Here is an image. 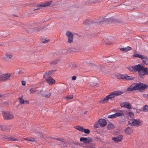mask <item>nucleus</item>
Listing matches in <instances>:
<instances>
[{
	"mask_svg": "<svg viewBox=\"0 0 148 148\" xmlns=\"http://www.w3.org/2000/svg\"><path fill=\"white\" fill-rule=\"evenodd\" d=\"M126 68L130 71L132 72H138L140 77L143 78L146 75H148V69L144 67L140 64L136 65L134 66H129Z\"/></svg>",
	"mask_w": 148,
	"mask_h": 148,
	"instance_id": "nucleus-1",
	"label": "nucleus"
},
{
	"mask_svg": "<svg viewBox=\"0 0 148 148\" xmlns=\"http://www.w3.org/2000/svg\"><path fill=\"white\" fill-rule=\"evenodd\" d=\"M148 87V86L143 83H134L127 88V90L131 91L138 90L139 91L142 92V91L146 89Z\"/></svg>",
	"mask_w": 148,
	"mask_h": 148,
	"instance_id": "nucleus-2",
	"label": "nucleus"
},
{
	"mask_svg": "<svg viewBox=\"0 0 148 148\" xmlns=\"http://www.w3.org/2000/svg\"><path fill=\"white\" fill-rule=\"evenodd\" d=\"M142 121L140 119H130L128 121L129 125L131 126L138 127L142 124Z\"/></svg>",
	"mask_w": 148,
	"mask_h": 148,
	"instance_id": "nucleus-3",
	"label": "nucleus"
},
{
	"mask_svg": "<svg viewBox=\"0 0 148 148\" xmlns=\"http://www.w3.org/2000/svg\"><path fill=\"white\" fill-rule=\"evenodd\" d=\"M122 93V92L121 91H114L110 93L106 96L108 98V100H113L114 98V97L121 95Z\"/></svg>",
	"mask_w": 148,
	"mask_h": 148,
	"instance_id": "nucleus-4",
	"label": "nucleus"
},
{
	"mask_svg": "<svg viewBox=\"0 0 148 148\" xmlns=\"http://www.w3.org/2000/svg\"><path fill=\"white\" fill-rule=\"evenodd\" d=\"M134 56L140 58L143 61V63L146 65H148V57L143 55H140L136 53Z\"/></svg>",
	"mask_w": 148,
	"mask_h": 148,
	"instance_id": "nucleus-5",
	"label": "nucleus"
},
{
	"mask_svg": "<svg viewBox=\"0 0 148 148\" xmlns=\"http://www.w3.org/2000/svg\"><path fill=\"white\" fill-rule=\"evenodd\" d=\"M48 74L47 73H45L43 75V77L45 79L47 83L50 85H52L55 82V80L50 76H48Z\"/></svg>",
	"mask_w": 148,
	"mask_h": 148,
	"instance_id": "nucleus-6",
	"label": "nucleus"
},
{
	"mask_svg": "<svg viewBox=\"0 0 148 148\" xmlns=\"http://www.w3.org/2000/svg\"><path fill=\"white\" fill-rule=\"evenodd\" d=\"M2 114L4 119L5 120H10L14 118L12 114L7 112L3 111Z\"/></svg>",
	"mask_w": 148,
	"mask_h": 148,
	"instance_id": "nucleus-7",
	"label": "nucleus"
},
{
	"mask_svg": "<svg viewBox=\"0 0 148 148\" xmlns=\"http://www.w3.org/2000/svg\"><path fill=\"white\" fill-rule=\"evenodd\" d=\"M52 1H47L45 3H41L37 4L36 7L37 8L36 9H34V11L37 10H39L40 8L42 7H45L50 5Z\"/></svg>",
	"mask_w": 148,
	"mask_h": 148,
	"instance_id": "nucleus-8",
	"label": "nucleus"
},
{
	"mask_svg": "<svg viewBox=\"0 0 148 148\" xmlns=\"http://www.w3.org/2000/svg\"><path fill=\"white\" fill-rule=\"evenodd\" d=\"M2 139L3 140H7L9 141H18V138L11 136H7L3 135L2 136Z\"/></svg>",
	"mask_w": 148,
	"mask_h": 148,
	"instance_id": "nucleus-9",
	"label": "nucleus"
},
{
	"mask_svg": "<svg viewBox=\"0 0 148 148\" xmlns=\"http://www.w3.org/2000/svg\"><path fill=\"white\" fill-rule=\"evenodd\" d=\"M70 146L72 148H84V146L83 143H71Z\"/></svg>",
	"mask_w": 148,
	"mask_h": 148,
	"instance_id": "nucleus-10",
	"label": "nucleus"
},
{
	"mask_svg": "<svg viewBox=\"0 0 148 148\" xmlns=\"http://www.w3.org/2000/svg\"><path fill=\"white\" fill-rule=\"evenodd\" d=\"M120 106L122 107H124L129 109L132 108L131 105L128 102H121L120 103Z\"/></svg>",
	"mask_w": 148,
	"mask_h": 148,
	"instance_id": "nucleus-11",
	"label": "nucleus"
},
{
	"mask_svg": "<svg viewBox=\"0 0 148 148\" xmlns=\"http://www.w3.org/2000/svg\"><path fill=\"white\" fill-rule=\"evenodd\" d=\"M66 35L68 37V42L69 43L72 42L73 40V35L70 32L67 31L66 34Z\"/></svg>",
	"mask_w": 148,
	"mask_h": 148,
	"instance_id": "nucleus-12",
	"label": "nucleus"
},
{
	"mask_svg": "<svg viewBox=\"0 0 148 148\" xmlns=\"http://www.w3.org/2000/svg\"><path fill=\"white\" fill-rule=\"evenodd\" d=\"M80 140L85 143H88L92 142V140L90 137H81L80 138Z\"/></svg>",
	"mask_w": 148,
	"mask_h": 148,
	"instance_id": "nucleus-13",
	"label": "nucleus"
},
{
	"mask_svg": "<svg viewBox=\"0 0 148 148\" xmlns=\"http://www.w3.org/2000/svg\"><path fill=\"white\" fill-rule=\"evenodd\" d=\"M123 138V136L122 135H120L116 137H113L112 140L116 143H119L121 142Z\"/></svg>",
	"mask_w": 148,
	"mask_h": 148,
	"instance_id": "nucleus-14",
	"label": "nucleus"
},
{
	"mask_svg": "<svg viewBox=\"0 0 148 148\" xmlns=\"http://www.w3.org/2000/svg\"><path fill=\"white\" fill-rule=\"evenodd\" d=\"M40 93L42 96L45 98H48L51 96V93L47 91H43L41 90Z\"/></svg>",
	"mask_w": 148,
	"mask_h": 148,
	"instance_id": "nucleus-15",
	"label": "nucleus"
},
{
	"mask_svg": "<svg viewBox=\"0 0 148 148\" xmlns=\"http://www.w3.org/2000/svg\"><path fill=\"white\" fill-rule=\"evenodd\" d=\"M124 131L126 134L130 135L133 133L134 129L131 127H127L125 129Z\"/></svg>",
	"mask_w": 148,
	"mask_h": 148,
	"instance_id": "nucleus-16",
	"label": "nucleus"
},
{
	"mask_svg": "<svg viewBox=\"0 0 148 148\" xmlns=\"http://www.w3.org/2000/svg\"><path fill=\"white\" fill-rule=\"evenodd\" d=\"M98 122L99 125L102 127L105 126L107 124V122L104 119H101L99 120Z\"/></svg>",
	"mask_w": 148,
	"mask_h": 148,
	"instance_id": "nucleus-17",
	"label": "nucleus"
},
{
	"mask_svg": "<svg viewBox=\"0 0 148 148\" xmlns=\"http://www.w3.org/2000/svg\"><path fill=\"white\" fill-rule=\"evenodd\" d=\"M115 114L116 118L124 116V111L122 110H118V112H116Z\"/></svg>",
	"mask_w": 148,
	"mask_h": 148,
	"instance_id": "nucleus-18",
	"label": "nucleus"
},
{
	"mask_svg": "<svg viewBox=\"0 0 148 148\" xmlns=\"http://www.w3.org/2000/svg\"><path fill=\"white\" fill-rule=\"evenodd\" d=\"M12 56L11 54H6L3 56V59L5 61H8L9 59H10L12 58Z\"/></svg>",
	"mask_w": 148,
	"mask_h": 148,
	"instance_id": "nucleus-19",
	"label": "nucleus"
},
{
	"mask_svg": "<svg viewBox=\"0 0 148 148\" xmlns=\"http://www.w3.org/2000/svg\"><path fill=\"white\" fill-rule=\"evenodd\" d=\"M29 92L33 94L35 92H37L38 94H40L41 92V90L38 91V90L34 88H32L29 89Z\"/></svg>",
	"mask_w": 148,
	"mask_h": 148,
	"instance_id": "nucleus-20",
	"label": "nucleus"
},
{
	"mask_svg": "<svg viewBox=\"0 0 148 148\" xmlns=\"http://www.w3.org/2000/svg\"><path fill=\"white\" fill-rule=\"evenodd\" d=\"M3 77V81H5L9 79L11 75V74H5L2 75Z\"/></svg>",
	"mask_w": 148,
	"mask_h": 148,
	"instance_id": "nucleus-21",
	"label": "nucleus"
},
{
	"mask_svg": "<svg viewBox=\"0 0 148 148\" xmlns=\"http://www.w3.org/2000/svg\"><path fill=\"white\" fill-rule=\"evenodd\" d=\"M134 77L130 76H128L126 74L124 75V80H131L134 79Z\"/></svg>",
	"mask_w": 148,
	"mask_h": 148,
	"instance_id": "nucleus-22",
	"label": "nucleus"
},
{
	"mask_svg": "<svg viewBox=\"0 0 148 148\" xmlns=\"http://www.w3.org/2000/svg\"><path fill=\"white\" fill-rule=\"evenodd\" d=\"M53 138L54 139H55L59 141H60V144L63 145V146L64 147V146H65L66 145V143L64 141V140L63 138Z\"/></svg>",
	"mask_w": 148,
	"mask_h": 148,
	"instance_id": "nucleus-23",
	"label": "nucleus"
},
{
	"mask_svg": "<svg viewBox=\"0 0 148 148\" xmlns=\"http://www.w3.org/2000/svg\"><path fill=\"white\" fill-rule=\"evenodd\" d=\"M139 111H143V112H147L148 111V106L145 105L143 106L142 110L139 109Z\"/></svg>",
	"mask_w": 148,
	"mask_h": 148,
	"instance_id": "nucleus-24",
	"label": "nucleus"
},
{
	"mask_svg": "<svg viewBox=\"0 0 148 148\" xmlns=\"http://www.w3.org/2000/svg\"><path fill=\"white\" fill-rule=\"evenodd\" d=\"M108 101V98H107V96H106L105 98L101 100L99 102L102 103H107Z\"/></svg>",
	"mask_w": 148,
	"mask_h": 148,
	"instance_id": "nucleus-25",
	"label": "nucleus"
},
{
	"mask_svg": "<svg viewBox=\"0 0 148 148\" xmlns=\"http://www.w3.org/2000/svg\"><path fill=\"white\" fill-rule=\"evenodd\" d=\"M124 75H122L118 74L115 75V77L119 79H124Z\"/></svg>",
	"mask_w": 148,
	"mask_h": 148,
	"instance_id": "nucleus-26",
	"label": "nucleus"
},
{
	"mask_svg": "<svg viewBox=\"0 0 148 148\" xmlns=\"http://www.w3.org/2000/svg\"><path fill=\"white\" fill-rule=\"evenodd\" d=\"M23 139L24 140L29 141L32 142L35 141V140L34 138H23Z\"/></svg>",
	"mask_w": 148,
	"mask_h": 148,
	"instance_id": "nucleus-27",
	"label": "nucleus"
},
{
	"mask_svg": "<svg viewBox=\"0 0 148 148\" xmlns=\"http://www.w3.org/2000/svg\"><path fill=\"white\" fill-rule=\"evenodd\" d=\"M114 127V125L111 123L108 124L107 126V129L108 130L113 129Z\"/></svg>",
	"mask_w": 148,
	"mask_h": 148,
	"instance_id": "nucleus-28",
	"label": "nucleus"
},
{
	"mask_svg": "<svg viewBox=\"0 0 148 148\" xmlns=\"http://www.w3.org/2000/svg\"><path fill=\"white\" fill-rule=\"evenodd\" d=\"M18 99L20 104H23L25 103V100L22 98V97H20Z\"/></svg>",
	"mask_w": 148,
	"mask_h": 148,
	"instance_id": "nucleus-29",
	"label": "nucleus"
},
{
	"mask_svg": "<svg viewBox=\"0 0 148 148\" xmlns=\"http://www.w3.org/2000/svg\"><path fill=\"white\" fill-rule=\"evenodd\" d=\"M128 115L131 118H133L134 116V113L131 112H129L128 113Z\"/></svg>",
	"mask_w": 148,
	"mask_h": 148,
	"instance_id": "nucleus-30",
	"label": "nucleus"
},
{
	"mask_svg": "<svg viewBox=\"0 0 148 148\" xmlns=\"http://www.w3.org/2000/svg\"><path fill=\"white\" fill-rule=\"evenodd\" d=\"M55 70H51L48 72H47L45 73H47L48 75V76H50V75H51L53 74V72H55Z\"/></svg>",
	"mask_w": 148,
	"mask_h": 148,
	"instance_id": "nucleus-31",
	"label": "nucleus"
},
{
	"mask_svg": "<svg viewBox=\"0 0 148 148\" xmlns=\"http://www.w3.org/2000/svg\"><path fill=\"white\" fill-rule=\"evenodd\" d=\"M75 128L77 130L82 132H83V130H84V128L82 127L77 126Z\"/></svg>",
	"mask_w": 148,
	"mask_h": 148,
	"instance_id": "nucleus-32",
	"label": "nucleus"
},
{
	"mask_svg": "<svg viewBox=\"0 0 148 148\" xmlns=\"http://www.w3.org/2000/svg\"><path fill=\"white\" fill-rule=\"evenodd\" d=\"M73 98V96L72 95L67 96L66 97V99L67 101H68Z\"/></svg>",
	"mask_w": 148,
	"mask_h": 148,
	"instance_id": "nucleus-33",
	"label": "nucleus"
},
{
	"mask_svg": "<svg viewBox=\"0 0 148 148\" xmlns=\"http://www.w3.org/2000/svg\"><path fill=\"white\" fill-rule=\"evenodd\" d=\"M82 132H84L86 134H88L89 133L90 131L88 129H85L84 128V130H83Z\"/></svg>",
	"mask_w": 148,
	"mask_h": 148,
	"instance_id": "nucleus-34",
	"label": "nucleus"
},
{
	"mask_svg": "<svg viewBox=\"0 0 148 148\" xmlns=\"http://www.w3.org/2000/svg\"><path fill=\"white\" fill-rule=\"evenodd\" d=\"M108 118H110V119H113L116 118L115 114L111 115H108Z\"/></svg>",
	"mask_w": 148,
	"mask_h": 148,
	"instance_id": "nucleus-35",
	"label": "nucleus"
},
{
	"mask_svg": "<svg viewBox=\"0 0 148 148\" xmlns=\"http://www.w3.org/2000/svg\"><path fill=\"white\" fill-rule=\"evenodd\" d=\"M6 127V126H0V130H1L5 131Z\"/></svg>",
	"mask_w": 148,
	"mask_h": 148,
	"instance_id": "nucleus-36",
	"label": "nucleus"
},
{
	"mask_svg": "<svg viewBox=\"0 0 148 148\" xmlns=\"http://www.w3.org/2000/svg\"><path fill=\"white\" fill-rule=\"evenodd\" d=\"M125 52L130 51L132 49V48L129 46L125 48Z\"/></svg>",
	"mask_w": 148,
	"mask_h": 148,
	"instance_id": "nucleus-37",
	"label": "nucleus"
},
{
	"mask_svg": "<svg viewBox=\"0 0 148 148\" xmlns=\"http://www.w3.org/2000/svg\"><path fill=\"white\" fill-rule=\"evenodd\" d=\"M59 62V60H54L52 62L51 64L53 65L55 64H57Z\"/></svg>",
	"mask_w": 148,
	"mask_h": 148,
	"instance_id": "nucleus-38",
	"label": "nucleus"
},
{
	"mask_svg": "<svg viewBox=\"0 0 148 148\" xmlns=\"http://www.w3.org/2000/svg\"><path fill=\"white\" fill-rule=\"evenodd\" d=\"M99 123L98 121L95 124L94 126L96 128H97L99 127Z\"/></svg>",
	"mask_w": 148,
	"mask_h": 148,
	"instance_id": "nucleus-39",
	"label": "nucleus"
},
{
	"mask_svg": "<svg viewBox=\"0 0 148 148\" xmlns=\"http://www.w3.org/2000/svg\"><path fill=\"white\" fill-rule=\"evenodd\" d=\"M142 95L144 98L148 99V94H143Z\"/></svg>",
	"mask_w": 148,
	"mask_h": 148,
	"instance_id": "nucleus-40",
	"label": "nucleus"
},
{
	"mask_svg": "<svg viewBox=\"0 0 148 148\" xmlns=\"http://www.w3.org/2000/svg\"><path fill=\"white\" fill-rule=\"evenodd\" d=\"M90 85L92 86H95L96 85V84L95 83H93V82H90Z\"/></svg>",
	"mask_w": 148,
	"mask_h": 148,
	"instance_id": "nucleus-41",
	"label": "nucleus"
},
{
	"mask_svg": "<svg viewBox=\"0 0 148 148\" xmlns=\"http://www.w3.org/2000/svg\"><path fill=\"white\" fill-rule=\"evenodd\" d=\"M1 81H4L2 75H0V82Z\"/></svg>",
	"mask_w": 148,
	"mask_h": 148,
	"instance_id": "nucleus-42",
	"label": "nucleus"
},
{
	"mask_svg": "<svg viewBox=\"0 0 148 148\" xmlns=\"http://www.w3.org/2000/svg\"><path fill=\"white\" fill-rule=\"evenodd\" d=\"M67 51L66 49H64L62 50V53L63 54H64L67 53Z\"/></svg>",
	"mask_w": 148,
	"mask_h": 148,
	"instance_id": "nucleus-43",
	"label": "nucleus"
},
{
	"mask_svg": "<svg viewBox=\"0 0 148 148\" xmlns=\"http://www.w3.org/2000/svg\"><path fill=\"white\" fill-rule=\"evenodd\" d=\"M26 82L24 81H23L21 82L23 86H25L26 84Z\"/></svg>",
	"mask_w": 148,
	"mask_h": 148,
	"instance_id": "nucleus-44",
	"label": "nucleus"
},
{
	"mask_svg": "<svg viewBox=\"0 0 148 148\" xmlns=\"http://www.w3.org/2000/svg\"><path fill=\"white\" fill-rule=\"evenodd\" d=\"M49 41V40H47L45 41H42V42L43 43H47V42H48Z\"/></svg>",
	"mask_w": 148,
	"mask_h": 148,
	"instance_id": "nucleus-45",
	"label": "nucleus"
},
{
	"mask_svg": "<svg viewBox=\"0 0 148 148\" xmlns=\"http://www.w3.org/2000/svg\"><path fill=\"white\" fill-rule=\"evenodd\" d=\"M6 129H5V131H9L10 130V128H9V127L8 126H6Z\"/></svg>",
	"mask_w": 148,
	"mask_h": 148,
	"instance_id": "nucleus-46",
	"label": "nucleus"
},
{
	"mask_svg": "<svg viewBox=\"0 0 148 148\" xmlns=\"http://www.w3.org/2000/svg\"><path fill=\"white\" fill-rule=\"evenodd\" d=\"M125 48L123 47V48H121V49H120L121 50L123 51V52H125Z\"/></svg>",
	"mask_w": 148,
	"mask_h": 148,
	"instance_id": "nucleus-47",
	"label": "nucleus"
},
{
	"mask_svg": "<svg viewBox=\"0 0 148 148\" xmlns=\"http://www.w3.org/2000/svg\"><path fill=\"white\" fill-rule=\"evenodd\" d=\"M76 79V77L75 76H73L72 77V80H75Z\"/></svg>",
	"mask_w": 148,
	"mask_h": 148,
	"instance_id": "nucleus-48",
	"label": "nucleus"
},
{
	"mask_svg": "<svg viewBox=\"0 0 148 148\" xmlns=\"http://www.w3.org/2000/svg\"><path fill=\"white\" fill-rule=\"evenodd\" d=\"M25 103L28 104L29 103V101L28 100H25Z\"/></svg>",
	"mask_w": 148,
	"mask_h": 148,
	"instance_id": "nucleus-49",
	"label": "nucleus"
},
{
	"mask_svg": "<svg viewBox=\"0 0 148 148\" xmlns=\"http://www.w3.org/2000/svg\"><path fill=\"white\" fill-rule=\"evenodd\" d=\"M72 65H73L72 67H73L74 68H76L77 67V66L75 64H72Z\"/></svg>",
	"mask_w": 148,
	"mask_h": 148,
	"instance_id": "nucleus-50",
	"label": "nucleus"
},
{
	"mask_svg": "<svg viewBox=\"0 0 148 148\" xmlns=\"http://www.w3.org/2000/svg\"><path fill=\"white\" fill-rule=\"evenodd\" d=\"M84 148H90V147L88 146H84Z\"/></svg>",
	"mask_w": 148,
	"mask_h": 148,
	"instance_id": "nucleus-51",
	"label": "nucleus"
},
{
	"mask_svg": "<svg viewBox=\"0 0 148 148\" xmlns=\"http://www.w3.org/2000/svg\"><path fill=\"white\" fill-rule=\"evenodd\" d=\"M96 0H95V1H91V2L92 3H95L96 2Z\"/></svg>",
	"mask_w": 148,
	"mask_h": 148,
	"instance_id": "nucleus-52",
	"label": "nucleus"
},
{
	"mask_svg": "<svg viewBox=\"0 0 148 148\" xmlns=\"http://www.w3.org/2000/svg\"><path fill=\"white\" fill-rule=\"evenodd\" d=\"M39 29H38V28H37L36 29V30H35V31H39Z\"/></svg>",
	"mask_w": 148,
	"mask_h": 148,
	"instance_id": "nucleus-53",
	"label": "nucleus"
},
{
	"mask_svg": "<svg viewBox=\"0 0 148 148\" xmlns=\"http://www.w3.org/2000/svg\"><path fill=\"white\" fill-rule=\"evenodd\" d=\"M10 148H16L14 147H13L11 146Z\"/></svg>",
	"mask_w": 148,
	"mask_h": 148,
	"instance_id": "nucleus-54",
	"label": "nucleus"
},
{
	"mask_svg": "<svg viewBox=\"0 0 148 148\" xmlns=\"http://www.w3.org/2000/svg\"><path fill=\"white\" fill-rule=\"evenodd\" d=\"M106 19H104L105 21H106Z\"/></svg>",
	"mask_w": 148,
	"mask_h": 148,
	"instance_id": "nucleus-55",
	"label": "nucleus"
}]
</instances>
